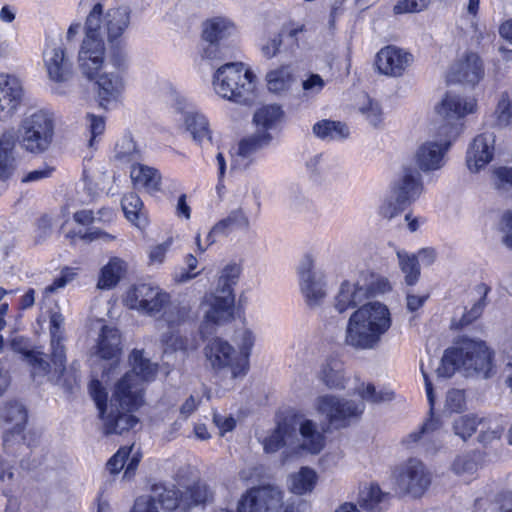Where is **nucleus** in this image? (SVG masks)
<instances>
[{
  "mask_svg": "<svg viewBox=\"0 0 512 512\" xmlns=\"http://www.w3.org/2000/svg\"><path fill=\"white\" fill-rule=\"evenodd\" d=\"M144 386L133 379V374L125 373L114 385L107 404V393L98 380L90 384V393L99 410L102 430L105 435H122L139 423L134 415L144 404Z\"/></svg>",
  "mask_w": 512,
  "mask_h": 512,
  "instance_id": "obj_1",
  "label": "nucleus"
},
{
  "mask_svg": "<svg viewBox=\"0 0 512 512\" xmlns=\"http://www.w3.org/2000/svg\"><path fill=\"white\" fill-rule=\"evenodd\" d=\"M391 324V314L386 305L378 301L363 304L348 319L345 343L356 349H374Z\"/></svg>",
  "mask_w": 512,
  "mask_h": 512,
  "instance_id": "obj_2",
  "label": "nucleus"
},
{
  "mask_svg": "<svg viewBox=\"0 0 512 512\" xmlns=\"http://www.w3.org/2000/svg\"><path fill=\"white\" fill-rule=\"evenodd\" d=\"M325 437L318 431L312 420H302L296 415H288L277 422L276 427L263 440L266 453H275L282 447L292 450L302 449L318 454L324 447Z\"/></svg>",
  "mask_w": 512,
  "mask_h": 512,
  "instance_id": "obj_3",
  "label": "nucleus"
},
{
  "mask_svg": "<svg viewBox=\"0 0 512 512\" xmlns=\"http://www.w3.org/2000/svg\"><path fill=\"white\" fill-rule=\"evenodd\" d=\"M106 12L101 3H96L85 21V37L79 53V69L86 78H93L104 66L106 36Z\"/></svg>",
  "mask_w": 512,
  "mask_h": 512,
  "instance_id": "obj_4",
  "label": "nucleus"
},
{
  "mask_svg": "<svg viewBox=\"0 0 512 512\" xmlns=\"http://www.w3.org/2000/svg\"><path fill=\"white\" fill-rule=\"evenodd\" d=\"M256 76L242 62L220 66L213 76L217 95L241 105H251L256 99Z\"/></svg>",
  "mask_w": 512,
  "mask_h": 512,
  "instance_id": "obj_5",
  "label": "nucleus"
},
{
  "mask_svg": "<svg viewBox=\"0 0 512 512\" xmlns=\"http://www.w3.org/2000/svg\"><path fill=\"white\" fill-rule=\"evenodd\" d=\"M64 317L59 312H53L50 315V335H51V349L50 356L51 363L48 361V355L40 351H27L25 358L29 365L32 367V376L44 377L51 372L57 376L62 375L65 370V347L62 344Z\"/></svg>",
  "mask_w": 512,
  "mask_h": 512,
  "instance_id": "obj_6",
  "label": "nucleus"
},
{
  "mask_svg": "<svg viewBox=\"0 0 512 512\" xmlns=\"http://www.w3.org/2000/svg\"><path fill=\"white\" fill-rule=\"evenodd\" d=\"M21 147L32 154L46 152L54 137V118L45 110L27 113L18 127Z\"/></svg>",
  "mask_w": 512,
  "mask_h": 512,
  "instance_id": "obj_7",
  "label": "nucleus"
},
{
  "mask_svg": "<svg viewBox=\"0 0 512 512\" xmlns=\"http://www.w3.org/2000/svg\"><path fill=\"white\" fill-rule=\"evenodd\" d=\"M204 355L212 370L223 377L242 378L248 371L245 355L238 354V351L222 338L210 339L204 347Z\"/></svg>",
  "mask_w": 512,
  "mask_h": 512,
  "instance_id": "obj_8",
  "label": "nucleus"
},
{
  "mask_svg": "<svg viewBox=\"0 0 512 512\" xmlns=\"http://www.w3.org/2000/svg\"><path fill=\"white\" fill-rule=\"evenodd\" d=\"M394 484L399 493L421 497L431 484V473L417 458H409L393 470Z\"/></svg>",
  "mask_w": 512,
  "mask_h": 512,
  "instance_id": "obj_9",
  "label": "nucleus"
},
{
  "mask_svg": "<svg viewBox=\"0 0 512 512\" xmlns=\"http://www.w3.org/2000/svg\"><path fill=\"white\" fill-rule=\"evenodd\" d=\"M453 349L460 368L466 376L489 377L492 369V354L485 342L463 338Z\"/></svg>",
  "mask_w": 512,
  "mask_h": 512,
  "instance_id": "obj_10",
  "label": "nucleus"
},
{
  "mask_svg": "<svg viewBox=\"0 0 512 512\" xmlns=\"http://www.w3.org/2000/svg\"><path fill=\"white\" fill-rule=\"evenodd\" d=\"M316 409L335 428H344L352 420L358 419L365 409L363 402L341 398L335 395H322L316 399Z\"/></svg>",
  "mask_w": 512,
  "mask_h": 512,
  "instance_id": "obj_11",
  "label": "nucleus"
},
{
  "mask_svg": "<svg viewBox=\"0 0 512 512\" xmlns=\"http://www.w3.org/2000/svg\"><path fill=\"white\" fill-rule=\"evenodd\" d=\"M124 303L130 309L155 316L168 306L170 295L159 286L140 283L128 289L124 297Z\"/></svg>",
  "mask_w": 512,
  "mask_h": 512,
  "instance_id": "obj_12",
  "label": "nucleus"
},
{
  "mask_svg": "<svg viewBox=\"0 0 512 512\" xmlns=\"http://www.w3.org/2000/svg\"><path fill=\"white\" fill-rule=\"evenodd\" d=\"M436 110L443 121L439 129L445 132L449 138H456L461 130L458 121L475 112L476 102L472 98L448 92L436 107Z\"/></svg>",
  "mask_w": 512,
  "mask_h": 512,
  "instance_id": "obj_13",
  "label": "nucleus"
},
{
  "mask_svg": "<svg viewBox=\"0 0 512 512\" xmlns=\"http://www.w3.org/2000/svg\"><path fill=\"white\" fill-rule=\"evenodd\" d=\"M282 508L283 493L272 485L253 487L238 501V512H281Z\"/></svg>",
  "mask_w": 512,
  "mask_h": 512,
  "instance_id": "obj_14",
  "label": "nucleus"
},
{
  "mask_svg": "<svg viewBox=\"0 0 512 512\" xmlns=\"http://www.w3.org/2000/svg\"><path fill=\"white\" fill-rule=\"evenodd\" d=\"M439 137L437 141L429 140L422 143L415 152V162L423 172L439 170L445 164V155L455 138H449L440 129Z\"/></svg>",
  "mask_w": 512,
  "mask_h": 512,
  "instance_id": "obj_15",
  "label": "nucleus"
},
{
  "mask_svg": "<svg viewBox=\"0 0 512 512\" xmlns=\"http://www.w3.org/2000/svg\"><path fill=\"white\" fill-rule=\"evenodd\" d=\"M1 419L6 425L3 435L4 447L9 449L15 444H22L23 431L28 419L25 406L18 401L7 402L1 411Z\"/></svg>",
  "mask_w": 512,
  "mask_h": 512,
  "instance_id": "obj_16",
  "label": "nucleus"
},
{
  "mask_svg": "<svg viewBox=\"0 0 512 512\" xmlns=\"http://www.w3.org/2000/svg\"><path fill=\"white\" fill-rule=\"evenodd\" d=\"M300 290L310 308H316L326 298V284L323 278L314 272V262L306 256L299 266Z\"/></svg>",
  "mask_w": 512,
  "mask_h": 512,
  "instance_id": "obj_17",
  "label": "nucleus"
},
{
  "mask_svg": "<svg viewBox=\"0 0 512 512\" xmlns=\"http://www.w3.org/2000/svg\"><path fill=\"white\" fill-rule=\"evenodd\" d=\"M24 96L21 81L14 75H0V121L10 120Z\"/></svg>",
  "mask_w": 512,
  "mask_h": 512,
  "instance_id": "obj_18",
  "label": "nucleus"
},
{
  "mask_svg": "<svg viewBox=\"0 0 512 512\" xmlns=\"http://www.w3.org/2000/svg\"><path fill=\"white\" fill-rule=\"evenodd\" d=\"M495 152V135L490 132L482 133L476 136L470 144L466 164L468 169L476 173L493 159Z\"/></svg>",
  "mask_w": 512,
  "mask_h": 512,
  "instance_id": "obj_19",
  "label": "nucleus"
},
{
  "mask_svg": "<svg viewBox=\"0 0 512 512\" xmlns=\"http://www.w3.org/2000/svg\"><path fill=\"white\" fill-rule=\"evenodd\" d=\"M412 62V55L395 46L382 48L376 56L378 71L387 76H401Z\"/></svg>",
  "mask_w": 512,
  "mask_h": 512,
  "instance_id": "obj_20",
  "label": "nucleus"
},
{
  "mask_svg": "<svg viewBox=\"0 0 512 512\" xmlns=\"http://www.w3.org/2000/svg\"><path fill=\"white\" fill-rule=\"evenodd\" d=\"M179 512H189L196 506L206 504L214 498V490L206 482L198 480L190 485L179 482Z\"/></svg>",
  "mask_w": 512,
  "mask_h": 512,
  "instance_id": "obj_21",
  "label": "nucleus"
},
{
  "mask_svg": "<svg viewBox=\"0 0 512 512\" xmlns=\"http://www.w3.org/2000/svg\"><path fill=\"white\" fill-rule=\"evenodd\" d=\"M391 191L399 203H406L409 206L423 191L420 173L415 169L405 168L403 174L394 182Z\"/></svg>",
  "mask_w": 512,
  "mask_h": 512,
  "instance_id": "obj_22",
  "label": "nucleus"
},
{
  "mask_svg": "<svg viewBox=\"0 0 512 512\" xmlns=\"http://www.w3.org/2000/svg\"><path fill=\"white\" fill-rule=\"evenodd\" d=\"M273 140L271 132L255 131L253 134L243 138L237 148L232 168H246L250 158L259 150L268 147Z\"/></svg>",
  "mask_w": 512,
  "mask_h": 512,
  "instance_id": "obj_23",
  "label": "nucleus"
},
{
  "mask_svg": "<svg viewBox=\"0 0 512 512\" xmlns=\"http://www.w3.org/2000/svg\"><path fill=\"white\" fill-rule=\"evenodd\" d=\"M102 68L103 66L98 70L97 75L88 79H96L99 104L101 107L107 109L111 104L116 103L119 100L124 90V82L117 73L104 72L100 74V70Z\"/></svg>",
  "mask_w": 512,
  "mask_h": 512,
  "instance_id": "obj_24",
  "label": "nucleus"
},
{
  "mask_svg": "<svg viewBox=\"0 0 512 512\" xmlns=\"http://www.w3.org/2000/svg\"><path fill=\"white\" fill-rule=\"evenodd\" d=\"M483 76V63L480 57L473 52L465 54V56L452 67L450 73L452 81L466 83L473 86L477 84Z\"/></svg>",
  "mask_w": 512,
  "mask_h": 512,
  "instance_id": "obj_25",
  "label": "nucleus"
},
{
  "mask_svg": "<svg viewBox=\"0 0 512 512\" xmlns=\"http://www.w3.org/2000/svg\"><path fill=\"white\" fill-rule=\"evenodd\" d=\"M49 78L55 82L68 81L72 76V64L62 47L49 48L44 53Z\"/></svg>",
  "mask_w": 512,
  "mask_h": 512,
  "instance_id": "obj_26",
  "label": "nucleus"
},
{
  "mask_svg": "<svg viewBox=\"0 0 512 512\" xmlns=\"http://www.w3.org/2000/svg\"><path fill=\"white\" fill-rule=\"evenodd\" d=\"M250 225V219L243 208L233 209L211 228L207 235V246L215 242L216 236L227 237L235 229L248 230Z\"/></svg>",
  "mask_w": 512,
  "mask_h": 512,
  "instance_id": "obj_27",
  "label": "nucleus"
},
{
  "mask_svg": "<svg viewBox=\"0 0 512 512\" xmlns=\"http://www.w3.org/2000/svg\"><path fill=\"white\" fill-rule=\"evenodd\" d=\"M235 296L215 294L210 308L205 312L201 332L206 333L210 325H221L233 317Z\"/></svg>",
  "mask_w": 512,
  "mask_h": 512,
  "instance_id": "obj_28",
  "label": "nucleus"
},
{
  "mask_svg": "<svg viewBox=\"0 0 512 512\" xmlns=\"http://www.w3.org/2000/svg\"><path fill=\"white\" fill-rule=\"evenodd\" d=\"M366 288H363L359 278L355 282L344 281L334 298V307L339 313L355 308L366 298Z\"/></svg>",
  "mask_w": 512,
  "mask_h": 512,
  "instance_id": "obj_29",
  "label": "nucleus"
},
{
  "mask_svg": "<svg viewBox=\"0 0 512 512\" xmlns=\"http://www.w3.org/2000/svg\"><path fill=\"white\" fill-rule=\"evenodd\" d=\"M318 379L328 389H345L348 377L343 362L337 358H328L320 367Z\"/></svg>",
  "mask_w": 512,
  "mask_h": 512,
  "instance_id": "obj_30",
  "label": "nucleus"
},
{
  "mask_svg": "<svg viewBox=\"0 0 512 512\" xmlns=\"http://www.w3.org/2000/svg\"><path fill=\"white\" fill-rule=\"evenodd\" d=\"M131 9L127 6L114 7L106 11V37L110 43L119 41L128 29Z\"/></svg>",
  "mask_w": 512,
  "mask_h": 512,
  "instance_id": "obj_31",
  "label": "nucleus"
},
{
  "mask_svg": "<svg viewBox=\"0 0 512 512\" xmlns=\"http://www.w3.org/2000/svg\"><path fill=\"white\" fill-rule=\"evenodd\" d=\"M96 353L102 359L118 360L121 352V335L117 328L104 325L98 336Z\"/></svg>",
  "mask_w": 512,
  "mask_h": 512,
  "instance_id": "obj_32",
  "label": "nucleus"
},
{
  "mask_svg": "<svg viewBox=\"0 0 512 512\" xmlns=\"http://www.w3.org/2000/svg\"><path fill=\"white\" fill-rule=\"evenodd\" d=\"M16 136L13 129L5 130L0 136V178L8 179L16 168L14 156Z\"/></svg>",
  "mask_w": 512,
  "mask_h": 512,
  "instance_id": "obj_33",
  "label": "nucleus"
},
{
  "mask_svg": "<svg viewBox=\"0 0 512 512\" xmlns=\"http://www.w3.org/2000/svg\"><path fill=\"white\" fill-rule=\"evenodd\" d=\"M131 370L127 373L133 374V379L140 381L144 386L145 382L155 379L158 365L151 362L149 358L144 357L143 350H133L129 356Z\"/></svg>",
  "mask_w": 512,
  "mask_h": 512,
  "instance_id": "obj_34",
  "label": "nucleus"
},
{
  "mask_svg": "<svg viewBox=\"0 0 512 512\" xmlns=\"http://www.w3.org/2000/svg\"><path fill=\"white\" fill-rule=\"evenodd\" d=\"M235 31L236 28L231 21L222 17H214L203 23L202 39L203 41L222 43L224 40L234 35Z\"/></svg>",
  "mask_w": 512,
  "mask_h": 512,
  "instance_id": "obj_35",
  "label": "nucleus"
},
{
  "mask_svg": "<svg viewBox=\"0 0 512 512\" xmlns=\"http://www.w3.org/2000/svg\"><path fill=\"white\" fill-rule=\"evenodd\" d=\"M130 177L135 186H140L149 193L158 192L161 188V176L154 168L133 164Z\"/></svg>",
  "mask_w": 512,
  "mask_h": 512,
  "instance_id": "obj_36",
  "label": "nucleus"
},
{
  "mask_svg": "<svg viewBox=\"0 0 512 512\" xmlns=\"http://www.w3.org/2000/svg\"><path fill=\"white\" fill-rule=\"evenodd\" d=\"M390 499L389 493H384L378 485L372 484L359 493V504L371 512H382L386 509Z\"/></svg>",
  "mask_w": 512,
  "mask_h": 512,
  "instance_id": "obj_37",
  "label": "nucleus"
},
{
  "mask_svg": "<svg viewBox=\"0 0 512 512\" xmlns=\"http://www.w3.org/2000/svg\"><path fill=\"white\" fill-rule=\"evenodd\" d=\"M283 117V111L278 105H265L258 108L253 115L256 131L270 132Z\"/></svg>",
  "mask_w": 512,
  "mask_h": 512,
  "instance_id": "obj_38",
  "label": "nucleus"
},
{
  "mask_svg": "<svg viewBox=\"0 0 512 512\" xmlns=\"http://www.w3.org/2000/svg\"><path fill=\"white\" fill-rule=\"evenodd\" d=\"M295 81L290 66H281L271 70L266 75L267 88L274 94L287 92Z\"/></svg>",
  "mask_w": 512,
  "mask_h": 512,
  "instance_id": "obj_39",
  "label": "nucleus"
},
{
  "mask_svg": "<svg viewBox=\"0 0 512 512\" xmlns=\"http://www.w3.org/2000/svg\"><path fill=\"white\" fill-rule=\"evenodd\" d=\"M122 210L125 217L138 228H144L147 225V217L143 211V202L136 193L124 195L121 201Z\"/></svg>",
  "mask_w": 512,
  "mask_h": 512,
  "instance_id": "obj_40",
  "label": "nucleus"
},
{
  "mask_svg": "<svg viewBox=\"0 0 512 512\" xmlns=\"http://www.w3.org/2000/svg\"><path fill=\"white\" fill-rule=\"evenodd\" d=\"M313 133L322 140H340L349 136L346 124L340 121L321 120L313 125Z\"/></svg>",
  "mask_w": 512,
  "mask_h": 512,
  "instance_id": "obj_41",
  "label": "nucleus"
},
{
  "mask_svg": "<svg viewBox=\"0 0 512 512\" xmlns=\"http://www.w3.org/2000/svg\"><path fill=\"white\" fill-rule=\"evenodd\" d=\"M184 125L196 142L211 140L209 124L204 115L198 112H187L184 116Z\"/></svg>",
  "mask_w": 512,
  "mask_h": 512,
  "instance_id": "obj_42",
  "label": "nucleus"
},
{
  "mask_svg": "<svg viewBox=\"0 0 512 512\" xmlns=\"http://www.w3.org/2000/svg\"><path fill=\"white\" fill-rule=\"evenodd\" d=\"M152 493L164 510L179 511V482L168 486L155 484L152 486Z\"/></svg>",
  "mask_w": 512,
  "mask_h": 512,
  "instance_id": "obj_43",
  "label": "nucleus"
},
{
  "mask_svg": "<svg viewBox=\"0 0 512 512\" xmlns=\"http://www.w3.org/2000/svg\"><path fill=\"white\" fill-rule=\"evenodd\" d=\"M125 272V263L119 258H112L101 269L100 277L97 283L99 289H111L117 285Z\"/></svg>",
  "mask_w": 512,
  "mask_h": 512,
  "instance_id": "obj_44",
  "label": "nucleus"
},
{
  "mask_svg": "<svg viewBox=\"0 0 512 512\" xmlns=\"http://www.w3.org/2000/svg\"><path fill=\"white\" fill-rule=\"evenodd\" d=\"M396 255L399 267L404 274L405 283L409 286L415 285L420 277L418 257L415 254H410L404 250L397 251Z\"/></svg>",
  "mask_w": 512,
  "mask_h": 512,
  "instance_id": "obj_45",
  "label": "nucleus"
},
{
  "mask_svg": "<svg viewBox=\"0 0 512 512\" xmlns=\"http://www.w3.org/2000/svg\"><path fill=\"white\" fill-rule=\"evenodd\" d=\"M241 274V267L236 263L226 265L220 272L216 294L235 296L233 287L237 284Z\"/></svg>",
  "mask_w": 512,
  "mask_h": 512,
  "instance_id": "obj_46",
  "label": "nucleus"
},
{
  "mask_svg": "<svg viewBox=\"0 0 512 512\" xmlns=\"http://www.w3.org/2000/svg\"><path fill=\"white\" fill-rule=\"evenodd\" d=\"M164 351H183L196 350L198 342L194 337H188L178 332H170L162 335L161 339Z\"/></svg>",
  "mask_w": 512,
  "mask_h": 512,
  "instance_id": "obj_47",
  "label": "nucleus"
},
{
  "mask_svg": "<svg viewBox=\"0 0 512 512\" xmlns=\"http://www.w3.org/2000/svg\"><path fill=\"white\" fill-rule=\"evenodd\" d=\"M191 308L189 305L180 303H169L162 310V320L169 328H175L185 323L191 318Z\"/></svg>",
  "mask_w": 512,
  "mask_h": 512,
  "instance_id": "obj_48",
  "label": "nucleus"
},
{
  "mask_svg": "<svg viewBox=\"0 0 512 512\" xmlns=\"http://www.w3.org/2000/svg\"><path fill=\"white\" fill-rule=\"evenodd\" d=\"M316 480V473L310 468L303 467L299 472L291 475L290 489L295 494L303 495L312 491Z\"/></svg>",
  "mask_w": 512,
  "mask_h": 512,
  "instance_id": "obj_49",
  "label": "nucleus"
},
{
  "mask_svg": "<svg viewBox=\"0 0 512 512\" xmlns=\"http://www.w3.org/2000/svg\"><path fill=\"white\" fill-rule=\"evenodd\" d=\"M359 280L363 288H366V298L376 294H382L391 289L387 278L370 271L361 272Z\"/></svg>",
  "mask_w": 512,
  "mask_h": 512,
  "instance_id": "obj_50",
  "label": "nucleus"
},
{
  "mask_svg": "<svg viewBox=\"0 0 512 512\" xmlns=\"http://www.w3.org/2000/svg\"><path fill=\"white\" fill-rule=\"evenodd\" d=\"M356 394L362 399L361 402L379 404L391 401L394 393L388 390H377L372 383H361L355 388Z\"/></svg>",
  "mask_w": 512,
  "mask_h": 512,
  "instance_id": "obj_51",
  "label": "nucleus"
},
{
  "mask_svg": "<svg viewBox=\"0 0 512 512\" xmlns=\"http://www.w3.org/2000/svg\"><path fill=\"white\" fill-rule=\"evenodd\" d=\"M481 424H483V419L476 415H462L453 421L452 429L455 435L465 441L475 433L477 427Z\"/></svg>",
  "mask_w": 512,
  "mask_h": 512,
  "instance_id": "obj_52",
  "label": "nucleus"
},
{
  "mask_svg": "<svg viewBox=\"0 0 512 512\" xmlns=\"http://www.w3.org/2000/svg\"><path fill=\"white\" fill-rule=\"evenodd\" d=\"M115 157L124 162L135 161L139 158V152L130 136H124L116 143Z\"/></svg>",
  "mask_w": 512,
  "mask_h": 512,
  "instance_id": "obj_53",
  "label": "nucleus"
},
{
  "mask_svg": "<svg viewBox=\"0 0 512 512\" xmlns=\"http://www.w3.org/2000/svg\"><path fill=\"white\" fill-rule=\"evenodd\" d=\"M452 469L457 475L469 478L477 472L478 462L473 455L458 456L452 465Z\"/></svg>",
  "mask_w": 512,
  "mask_h": 512,
  "instance_id": "obj_54",
  "label": "nucleus"
},
{
  "mask_svg": "<svg viewBox=\"0 0 512 512\" xmlns=\"http://www.w3.org/2000/svg\"><path fill=\"white\" fill-rule=\"evenodd\" d=\"M456 370L462 371L455 351L451 348L445 351L436 372L438 377L450 378Z\"/></svg>",
  "mask_w": 512,
  "mask_h": 512,
  "instance_id": "obj_55",
  "label": "nucleus"
},
{
  "mask_svg": "<svg viewBox=\"0 0 512 512\" xmlns=\"http://www.w3.org/2000/svg\"><path fill=\"white\" fill-rule=\"evenodd\" d=\"M228 48L220 42L204 41L201 57L204 60L215 62L225 59Z\"/></svg>",
  "mask_w": 512,
  "mask_h": 512,
  "instance_id": "obj_56",
  "label": "nucleus"
},
{
  "mask_svg": "<svg viewBox=\"0 0 512 512\" xmlns=\"http://www.w3.org/2000/svg\"><path fill=\"white\" fill-rule=\"evenodd\" d=\"M494 185L501 193L512 196V168L500 167L494 172Z\"/></svg>",
  "mask_w": 512,
  "mask_h": 512,
  "instance_id": "obj_57",
  "label": "nucleus"
},
{
  "mask_svg": "<svg viewBox=\"0 0 512 512\" xmlns=\"http://www.w3.org/2000/svg\"><path fill=\"white\" fill-rule=\"evenodd\" d=\"M324 79L315 73H311L302 81L303 97L312 98L318 95L325 87Z\"/></svg>",
  "mask_w": 512,
  "mask_h": 512,
  "instance_id": "obj_58",
  "label": "nucleus"
},
{
  "mask_svg": "<svg viewBox=\"0 0 512 512\" xmlns=\"http://www.w3.org/2000/svg\"><path fill=\"white\" fill-rule=\"evenodd\" d=\"M408 205L406 203H399L396 195L391 191V195L384 200L380 206V214L386 219H392L400 212H402Z\"/></svg>",
  "mask_w": 512,
  "mask_h": 512,
  "instance_id": "obj_59",
  "label": "nucleus"
},
{
  "mask_svg": "<svg viewBox=\"0 0 512 512\" xmlns=\"http://www.w3.org/2000/svg\"><path fill=\"white\" fill-rule=\"evenodd\" d=\"M359 111L374 127H377L382 122V110L380 105L369 98H367L366 104L359 107Z\"/></svg>",
  "mask_w": 512,
  "mask_h": 512,
  "instance_id": "obj_60",
  "label": "nucleus"
},
{
  "mask_svg": "<svg viewBox=\"0 0 512 512\" xmlns=\"http://www.w3.org/2000/svg\"><path fill=\"white\" fill-rule=\"evenodd\" d=\"M466 400L463 390L451 389L447 392L445 409L450 412H461L465 409Z\"/></svg>",
  "mask_w": 512,
  "mask_h": 512,
  "instance_id": "obj_61",
  "label": "nucleus"
},
{
  "mask_svg": "<svg viewBox=\"0 0 512 512\" xmlns=\"http://www.w3.org/2000/svg\"><path fill=\"white\" fill-rule=\"evenodd\" d=\"M430 2L431 0H403L393 10L395 14L420 12L427 9Z\"/></svg>",
  "mask_w": 512,
  "mask_h": 512,
  "instance_id": "obj_62",
  "label": "nucleus"
},
{
  "mask_svg": "<svg viewBox=\"0 0 512 512\" xmlns=\"http://www.w3.org/2000/svg\"><path fill=\"white\" fill-rule=\"evenodd\" d=\"M497 120L500 125H512V99L502 97L497 106Z\"/></svg>",
  "mask_w": 512,
  "mask_h": 512,
  "instance_id": "obj_63",
  "label": "nucleus"
},
{
  "mask_svg": "<svg viewBox=\"0 0 512 512\" xmlns=\"http://www.w3.org/2000/svg\"><path fill=\"white\" fill-rule=\"evenodd\" d=\"M131 512H159L156 506V498L152 495H142L135 500Z\"/></svg>",
  "mask_w": 512,
  "mask_h": 512,
  "instance_id": "obj_64",
  "label": "nucleus"
}]
</instances>
